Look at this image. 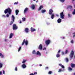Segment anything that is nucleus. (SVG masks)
I'll list each match as a JSON object with an SVG mask.
<instances>
[{
    "label": "nucleus",
    "mask_w": 75,
    "mask_h": 75,
    "mask_svg": "<svg viewBox=\"0 0 75 75\" xmlns=\"http://www.w3.org/2000/svg\"><path fill=\"white\" fill-rule=\"evenodd\" d=\"M5 14L7 13L6 15H2V17H9V16H10V15H11V12H12V10L10 8H8L6 9L4 11Z\"/></svg>",
    "instance_id": "obj_1"
},
{
    "label": "nucleus",
    "mask_w": 75,
    "mask_h": 75,
    "mask_svg": "<svg viewBox=\"0 0 75 75\" xmlns=\"http://www.w3.org/2000/svg\"><path fill=\"white\" fill-rule=\"evenodd\" d=\"M24 44H25V45L26 46L28 45V40H26L25 39H24L23 41V42L22 43L21 45H24Z\"/></svg>",
    "instance_id": "obj_2"
},
{
    "label": "nucleus",
    "mask_w": 75,
    "mask_h": 75,
    "mask_svg": "<svg viewBox=\"0 0 75 75\" xmlns=\"http://www.w3.org/2000/svg\"><path fill=\"white\" fill-rule=\"evenodd\" d=\"M45 43L46 45H49L51 43V40H46L45 42Z\"/></svg>",
    "instance_id": "obj_3"
},
{
    "label": "nucleus",
    "mask_w": 75,
    "mask_h": 75,
    "mask_svg": "<svg viewBox=\"0 0 75 75\" xmlns=\"http://www.w3.org/2000/svg\"><path fill=\"white\" fill-rule=\"evenodd\" d=\"M12 21L11 22V23H10V25H11L13 24V23L14 21V19H15V18L14 16V15L12 16Z\"/></svg>",
    "instance_id": "obj_4"
},
{
    "label": "nucleus",
    "mask_w": 75,
    "mask_h": 75,
    "mask_svg": "<svg viewBox=\"0 0 75 75\" xmlns=\"http://www.w3.org/2000/svg\"><path fill=\"white\" fill-rule=\"evenodd\" d=\"M74 51H71L69 55L70 58H72V57H73V56H74Z\"/></svg>",
    "instance_id": "obj_5"
},
{
    "label": "nucleus",
    "mask_w": 75,
    "mask_h": 75,
    "mask_svg": "<svg viewBox=\"0 0 75 75\" xmlns=\"http://www.w3.org/2000/svg\"><path fill=\"white\" fill-rule=\"evenodd\" d=\"M60 18L62 19H64V14L63 12H62L60 13Z\"/></svg>",
    "instance_id": "obj_6"
},
{
    "label": "nucleus",
    "mask_w": 75,
    "mask_h": 75,
    "mask_svg": "<svg viewBox=\"0 0 75 75\" xmlns=\"http://www.w3.org/2000/svg\"><path fill=\"white\" fill-rule=\"evenodd\" d=\"M24 31L27 34H28L29 32V28H26L25 29Z\"/></svg>",
    "instance_id": "obj_7"
},
{
    "label": "nucleus",
    "mask_w": 75,
    "mask_h": 75,
    "mask_svg": "<svg viewBox=\"0 0 75 75\" xmlns=\"http://www.w3.org/2000/svg\"><path fill=\"white\" fill-rule=\"evenodd\" d=\"M61 52V50H59L58 51V52L57 53L56 55V57L57 58H59L60 57V55L59 54V52Z\"/></svg>",
    "instance_id": "obj_8"
},
{
    "label": "nucleus",
    "mask_w": 75,
    "mask_h": 75,
    "mask_svg": "<svg viewBox=\"0 0 75 75\" xmlns=\"http://www.w3.org/2000/svg\"><path fill=\"white\" fill-rule=\"evenodd\" d=\"M17 26H16V24H15L13 25V30H17L18 28Z\"/></svg>",
    "instance_id": "obj_9"
},
{
    "label": "nucleus",
    "mask_w": 75,
    "mask_h": 75,
    "mask_svg": "<svg viewBox=\"0 0 75 75\" xmlns=\"http://www.w3.org/2000/svg\"><path fill=\"white\" fill-rule=\"evenodd\" d=\"M53 10H52V9H50L49 12V14L50 15L54 14V13H53Z\"/></svg>",
    "instance_id": "obj_10"
},
{
    "label": "nucleus",
    "mask_w": 75,
    "mask_h": 75,
    "mask_svg": "<svg viewBox=\"0 0 75 75\" xmlns=\"http://www.w3.org/2000/svg\"><path fill=\"white\" fill-rule=\"evenodd\" d=\"M42 44H41L39 45L38 49L39 50H42Z\"/></svg>",
    "instance_id": "obj_11"
},
{
    "label": "nucleus",
    "mask_w": 75,
    "mask_h": 75,
    "mask_svg": "<svg viewBox=\"0 0 75 75\" xmlns=\"http://www.w3.org/2000/svg\"><path fill=\"white\" fill-rule=\"evenodd\" d=\"M30 31L31 32H34L36 31L35 29L33 28V27H31L30 28Z\"/></svg>",
    "instance_id": "obj_12"
},
{
    "label": "nucleus",
    "mask_w": 75,
    "mask_h": 75,
    "mask_svg": "<svg viewBox=\"0 0 75 75\" xmlns=\"http://www.w3.org/2000/svg\"><path fill=\"white\" fill-rule=\"evenodd\" d=\"M14 36V34L13 33H11L9 35V38L10 39H11Z\"/></svg>",
    "instance_id": "obj_13"
},
{
    "label": "nucleus",
    "mask_w": 75,
    "mask_h": 75,
    "mask_svg": "<svg viewBox=\"0 0 75 75\" xmlns=\"http://www.w3.org/2000/svg\"><path fill=\"white\" fill-rule=\"evenodd\" d=\"M0 57L1 58H4V56L3 54L0 53Z\"/></svg>",
    "instance_id": "obj_14"
},
{
    "label": "nucleus",
    "mask_w": 75,
    "mask_h": 75,
    "mask_svg": "<svg viewBox=\"0 0 75 75\" xmlns=\"http://www.w3.org/2000/svg\"><path fill=\"white\" fill-rule=\"evenodd\" d=\"M36 54L37 55H38V56H41V53H40V52L39 51H37Z\"/></svg>",
    "instance_id": "obj_15"
},
{
    "label": "nucleus",
    "mask_w": 75,
    "mask_h": 75,
    "mask_svg": "<svg viewBox=\"0 0 75 75\" xmlns=\"http://www.w3.org/2000/svg\"><path fill=\"white\" fill-rule=\"evenodd\" d=\"M35 6H36V4H35V5L33 4L31 6V8L32 10H34L35 9Z\"/></svg>",
    "instance_id": "obj_16"
},
{
    "label": "nucleus",
    "mask_w": 75,
    "mask_h": 75,
    "mask_svg": "<svg viewBox=\"0 0 75 75\" xmlns=\"http://www.w3.org/2000/svg\"><path fill=\"white\" fill-rule=\"evenodd\" d=\"M21 67L22 68L24 69L26 68V65L25 64H23L22 65Z\"/></svg>",
    "instance_id": "obj_17"
},
{
    "label": "nucleus",
    "mask_w": 75,
    "mask_h": 75,
    "mask_svg": "<svg viewBox=\"0 0 75 75\" xmlns=\"http://www.w3.org/2000/svg\"><path fill=\"white\" fill-rule=\"evenodd\" d=\"M51 15V18L52 19H54V13H52V14H50Z\"/></svg>",
    "instance_id": "obj_18"
},
{
    "label": "nucleus",
    "mask_w": 75,
    "mask_h": 75,
    "mask_svg": "<svg viewBox=\"0 0 75 75\" xmlns=\"http://www.w3.org/2000/svg\"><path fill=\"white\" fill-rule=\"evenodd\" d=\"M65 71V69H63V70H62L61 69H59L58 71V72H63V71Z\"/></svg>",
    "instance_id": "obj_19"
},
{
    "label": "nucleus",
    "mask_w": 75,
    "mask_h": 75,
    "mask_svg": "<svg viewBox=\"0 0 75 75\" xmlns=\"http://www.w3.org/2000/svg\"><path fill=\"white\" fill-rule=\"evenodd\" d=\"M46 10L45 9H42L41 11V13L44 14L45 12H46Z\"/></svg>",
    "instance_id": "obj_20"
},
{
    "label": "nucleus",
    "mask_w": 75,
    "mask_h": 75,
    "mask_svg": "<svg viewBox=\"0 0 75 75\" xmlns=\"http://www.w3.org/2000/svg\"><path fill=\"white\" fill-rule=\"evenodd\" d=\"M42 8H43V6L42 5H41L40 6L38 10H41V9H42Z\"/></svg>",
    "instance_id": "obj_21"
},
{
    "label": "nucleus",
    "mask_w": 75,
    "mask_h": 75,
    "mask_svg": "<svg viewBox=\"0 0 75 75\" xmlns=\"http://www.w3.org/2000/svg\"><path fill=\"white\" fill-rule=\"evenodd\" d=\"M62 20L61 18H59L57 20V23H61Z\"/></svg>",
    "instance_id": "obj_22"
},
{
    "label": "nucleus",
    "mask_w": 75,
    "mask_h": 75,
    "mask_svg": "<svg viewBox=\"0 0 75 75\" xmlns=\"http://www.w3.org/2000/svg\"><path fill=\"white\" fill-rule=\"evenodd\" d=\"M3 64V63L1 62H0V68H2Z\"/></svg>",
    "instance_id": "obj_23"
},
{
    "label": "nucleus",
    "mask_w": 75,
    "mask_h": 75,
    "mask_svg": "<svg viewBox=\"0 0 75 75\" xmlns=\"http://www.w3.org/2000/svg\"><path fill=\"white\" fill-rule=\"evenodd\" d=\"M27 61V59H23V60L22 63L23 64H24V63H25V62H26V61Z\"/></svg>",
    "instance_id": "obj_24"
},
{
    "label": "nucleus",
    "mask_w": 75,
    "mask_h": 75,
    "mask_svg": "<svg viewBox=\"0 0 75 75\" xmlns=\"http://www.w3.org/2000/svg\"><path fill=\"white\" fill-rule=\"evenodd\" d=\"M19 12V11L18 10H16V15H18V13Z\"/></svg>",
    "instance_id": "obj_25"
},
{
    "label": "nucleus",
    "mask_w": 75,
    "mask_h": 75,
    "mask_svg": "<svg viewBox=\"0 0 75 75\" xmlns=\"http://www.w3.org/2000/svg\"><path fill=\"white\" fill-rule=\"evenodd\" d=\"M27 11H28V8H26L24 10V13H26V12H27Z\"/></svg>",
    "instance_id": "obj_26"
},
{
    "label": "nucleus",
    "mask_w": 75,
    "mask_h": 75,
    "mask_svg": "<svg viewBox=\"0 0 75 75\" xmlns=\"http://www.w3.org/2000/svg\"><path fill=\"white\" fill-rule=\"evenodd\" d=\"M37 72H35L34 73V74L33 73H31L29 74V75H37Z\"/></svg>",
    "instance_id": "obj_27"
},
{
    "label": "nucleus",
    "mask_w": 75,
    "mask_h": 75,
    "mask_svg": "<svg viewBox=\"0 0 75 75\" xmlns=\"http://www.w3.org/2000/svg\"><path fill=\"white\" fill-rule=\"evenodd\" d=\"M21 50V46L19 47V48H18V52H19L20 51V50Z\"/></svg>",
    "instance_id": "obj_28"
},
{
    "label": "nucleus",
    "mask_w": 75,
    "mask_h": 75,
    "mask_svg": "<svg viewBox=\"0 0 75 75\" xmlns=\"http://www.w3.org/2000/svg\"><path fill=\"white\" fill-rule=\"evenodd\" d=\"M71 65L72 68H74V67H75V65L74 64H71Z\"/></svg>",
    "instance_id": "obj_29"
},
{
    "label": "nucleus",
    "mask_w": 75,
    "mask_h": 75,
    "mask_svg": "<svg viewBox=\"0 0 75 75\" xmlns=\"http://www.w3.org/2000/svg\"><path fill=\"white\" fill-rule=\"evenodd\" d=\"M32 53L33 54H36V52H35V50H33L32 51Z\"/></svg>",
    "instance_id": "obj_30"
},
{
    "label": "nucleus",
    "mask_w": 75,
    "mask_h": 75,
    "mask_svg": "<svg viewBox=\"0 0 75 75\" xmlns=\"http://www.w3.org/2000/svg\"><path fill=\"white\" fill-rule=\"evenodd\" d=\"M71 8H72V6H70V5L68 6L67 7V9Z\"/></svg>",
    "instance_id": "obj_31"
},
{
    "label": "nucleus",
    "mask_w": 75,
    "mask_h": 75,
    "mask_svg": "<svg viewBox=\"0 0 75 75\" xmlns=\"http://www.w3.org/2000/svg\"><path fill=\"white\" fill-rule=\"evenodd\" d=\"M72 68H71L70 67H69L68 69V71H72Z\"/></svg>",
    "instance_id": "obj_32"
},
{
    "label": "nucleus",
    "mask_w": 75,
    "mask_h": 75,
    "mask_svg": "<svg viewBox=\"0 0 75 75\" xmlns=\"http://www.w3.org/2000/svg\"><path fill=\"white\" fill-rule=\"evenodd\" d=\"M72 14L73 15H75V9H74V11L72 12Z\"/></svg>",
    "instance_id": "obj_33"
},
{
    "label": "nucleus",
    "mask_w": 75,
    "mask_h": 75,
    "mask_svg": "<svg viewBox=\"0 0 75 75\" xmlns=\"http://www.w3.org/2000/svg\"><path fill=\"white\" fill-rule=\"evenodd\" d=\"M68 51L67 50H66L64 52V54H67L68 53Z\"/></svg>",
    "instance_id": "obj_34"
},
{
    "label": "nucleus",
    "mask_w": 75,
    "mask_h": 75,
    "mask_svg": "<svg viewBox=\"0 0 75 75\" xmlns=\"http://www.w3.org/2000/svg\"><path fill=\"white\" fill-rule=\"evenodd\" d=\"M22 21H25V18H22Z\"/></svg>",
    "instance_id": "obj_35"
},
{
    "label": "nucleus",
    "mask_w": 75,
    "mask_h": 75,
    "mask_svg": "<svg viewBox=\"0 0 75 75\" xmlns=\"http://www.w3.org/2000/svg\"><path fill=\"white\" fill-rule=\"evenodd\" d=\"M70 42L71 43V44H74V40H72Z\"/></svg>",
    "instance_id": "obj_36"
},
{
    "label": "nucleus",
    "mask_w": 75,
    "mask_h": 75,
    "mask_svg": "<svg viewBox=\"0 0 75 75\" xmlns=\"http://www.w3.org/2000/svg\"><path fill=\"white\" fill-rule=\"evenodd\" d=\"M68 16L69 17H71L72 16V15H71V14L69 13L68 14Z\"/></svg>",
    "instance_id": "obj_37"
},
{
    "label": "nucleus",
    "mask_w": 75,
    "mask_h": 75,
    "mask_svg": "<svg viewBox=\"0 0 75 75\" xmlns=\"http://www.w3.org/2000/svg\"><path fill=\"white\" fill-rule=\"evenodd\" d=\"M17 4H18V1L15 2L14 3V5Z\"/></svg>",
    "instance_id": "obj_38"
},
{
    "label": "nucleus",
    "mask_w": 75,
    "mask_h": 75,
    "mask_svg": "<svg viewBox=\"0 0 75 75\" xmlns=\"http://www.w3.org/2000/svg\"><path fill=\"white\" fill-rule=\"evenodd\" d=\"M72 34L73 35V37L74 38L75 37V32H74Z\"/></svg>",
    "instance_id": "obj_39"
},
{
    "label": "nucleus",
    "mask_w": 75,
    "mask_h": 75,
    "mask_svg": "<svg viewBox=\"0 0 75 75\" xmlns=\"http://www.w3.org/2000/svg\"><path fill=\"white\" fill-rule=\"evenodd\" d=\"M61 2H62V3H64V1H65V0H59Z\"/></svg>",
    "instance_id": "obj_40"
},
{
    "label": "nucleus",
    "mask_w": 75,
    "mask_h": 75,
    "mask_svg": "<svg viewBox=\"0 0 75 75\" xmlns=\"http://www.w3.org/2000/svg\"><path fill=\"white\" fill-rule=\"evenodd\" d=\"M65 60L67 62H68L69 60L68 58H66Z\"/></svg>",
    "instance_id": "obj_41"
},
{
    "label": "nucleus",
    "mask_w": 75,
    "mask_h": 75,
    "mask_svg": "<svg viewBox=\"0 0 75 75\" xmlns=\"http://www.w3.org/2000/svg\"><path fill=\"white\" fill-rule=\"evenodd\" d=\"M15 70L16 71H17L18 69H17V67H16L15 68Z\"/></svg>",
    "instance_id": "obj_42"
},
{
    "label": "nucleus",
    "mask_w": 75,
    "mask_h": 75,
    "mask_svg": "<svg viewBox=\"0 0 75 75\" xmlns=\"http://www.w3.org/2000/svg\"><path fill=\"white\" fill-rule=\"evenodd\" d=\"M52 73V71H49V72H48V74H51Z\"/></svg>",
    "instance_id": "obj_43"
},
{
    "label": "nucleus",
    "mask_w": 75,
    "mask_h": 75,
    "mask_svg": "<svg viewBox=\"0 0 75 75\" xmlns=\"http://www.w3.org/2000/svg\"><path fill=\"white\" fill-rule=\"evenodd\" d=\"M8 40V39H5L4 40V41L5 42H7V40Z\"/></svg>",
    "instance_id": "obj_44"
},
{
    "label": "nucleus",
    "mask_w": 75,
    "mask_h": 75,
    "mask_svg": "<svg viewBox=\"0 0 75 75\" xmlns=\"http://www.w3.org/2000/svg\"><path fill=\"white\" fill-rule=\"evenodd\" d=\"M61 38H62V39H65V37H61Z\"/></svg>",
    "instance_id": "obj_45"
},
{
    "label": "nucleus",
    "mask_w": 75,
    "mask_h": 75,
    "mask_svg": "<svg viewBox=\"0 0 75 75\" xmlns=\"http://www.w3.org/2000/svg\"><path fill=\"white\" fill-rule=\"evenodd\" d=\"M61 67L62 68H65V67H64V66L63 65H62Z\"/></svg>",
    "instance_id": "obj_46"
},
{
    "label": "nucleus",
    "mask_w": 75,
    "mask_h": 75,
    "mask_svg": "<svg viewBox=\"0 0 75 75\" xmlns=\"http://www.w3.org/2000/svg\"><path fill=\"white\" fill-rule=\"evenodd\" d=\"M43 50H44V51H45L46 50V48L45 47H44L43 48Z\"/></svg>",
    "instance_id": "obj_47"
},
{
    "label": "nucleus",
    "mask_w": 75,
    "mask_h": 75,
    "mask_svg": "<svg viewBox=\"0 0 75 75\" xmlns=\"http://www.w3.org/2000/svg\"><path fill=\"white\" fill-rule=\"evenodd\" d=\"M2 71L3 72V74H5V71H4L3 70Z\"/></svg>",
    "instance_id": "obj_48"
},
{
    "label": "nucleus",
    "mask_w": 75,
    "mask_h": 75,
    "mask_svg": "<svg viewBox=\"0 0 75 75\" xmlns=\"http://www.w3.org/2000/svg\"><path fill=\"white\" fill-rule=\"evenodd\" d=\"M49 68H48V67H45V69H48Z\"/></svg>",
    "instance_id": "obj_49"
},
{
    "label": "nucleus",
    "mask_w": 75,
    "mask_h": 75,
    "mask_svg": "<svg viewBox=\"0 0 75 75\" xmlns=\"http://www.w3.org/2000/svg\"><path fill=\"white\" fill-rule=\"evenodd\" d=\"M47 25H50V23H47Z\"/></svg>",
    "instance_id": "obj_50"
},
{
    "label": "nucleus",
    "mask_w": 75,
    "mask_h": 75,
    "mask_svg": "<svg viewBox=\"0 0 75 75\" xmlns=\"http://www.w3.org/2000/svg\"><path fill=\"white\" fill-rule=\"evenodd\" d=\"M62 55H64V52H62Z\"/></svg>",
    "instance_id": "obj_51"
},
{
    "label": "nucleus",
    "mask_w": 75,
    "mask_h": 75,
    "mask_svg": "<svg viewBox=\"0 0 75 75\" xmlns=\"http://www.w3.org/2000/svg\"><path fill=\"white\" fill-rule=\"evenodd\" d=\"M59 66H62V64H59Z\"/></svg>",
    "instance_id": "obj_52"
},
{
    "label": "nucleus",
    "mask_w": 75,
    "mask_h": 75,
    "mask_svg": "<svg viewBox=\"0 0 75 75\" xmlns=\"http://www.w3.org/2000/svg\"><path fill=\"white\" fill-rule=\"evenodd\" d=\"M1 74H2V72L0 71V75H1Z\"/></svg>",
    "instance_id": "obj_53"
},
{
    "label": "nucleus",
    "mask_w": 75,
    "mask_h": 75,
    "mask_svg": "<svg viewBox=\"0 0 75 75\" xmlns=\"http://www.w3.org/2000/svg\"><path fill=\"white\" fill-rule=\"evenodd\" d=\"M56 16L57 17H58V16H59L58 15V14H56Z\"/></svg>",
    "instance_id": "obj_54"
},
{
    "label": "nucleus",
    "mask_w": 75,
    "mask_h": 75,
    "mask_svg": "<svg viewBox=\"0 0 75 75\" xmlns=\"http://www.w3.org/2000/svg\"><path fill=\"white\" fill-rule=\"evenodd\" d=\"M39 66L40 67H41L42 66V64H40Z\"/></svg>",
    "instance_id": "obj_55"
},
{
    "label": "nucleus",
    "mask_w": 75,
    "mask_h": 75,
    "mask_svg": "<svg viewBox=\"0 0 75 75\" xmlns=\"http://www.w3.org/2000/svg\"><path fill=\"white\" fill-rule=\"evenodd\" d=\"M19 23H20V24H21V21H20L19 22Z\"/></svg>",
    "instance_id": "obj_56"
},
{
    "label": "nucleus",
    "mask_w": 75,
    "mask_h": 75,
    "mask_svg": "<svg viewBox=\"0 0 75 75\" xmlns=\"http://www.w3.org/2000/svg\"><path fill=\"white\" fill-rule=\"evenodd\" d=\"M12 46H11V45H9V47H12Z\"/></svg>",
    "instance_id": "obj_57"
},
{
    "label": "nucleus",
    "mask_w": 75,
    "mask_h": 75,
    "mask_svg": "<svg viewBox=\"0 0 75 75\" xmlns=\"http://www.w3.org/2000/svg\"><path fill=\"white\" fill-rule=\"evenodd\" d=\"M37 2H38V0H37V1H36V3H37Z\"/></svg>",
    "instance_id": "obj_58"
},
{
    "label": "nucleus",
    "mask_w": 75,
    "mask_h": 75,
    "mask_svg": "<svg viewBox=\"0 0 75 75\" xmlns=\"http://www.w3.org/2000/svg\"><path fill=\"white\" fill-rule=\"evenodd\" d=\"M73 75H75V72L74 73Z\"/></svg>",
    "instance_id": "obj_59"
},
{
    "label": "nucleus",
    "mask_w": 75,
    "mask_h": 75,
    "mask_svg": "<svg viewBox=\"0 0 75 75\" xmlns=\"http://www.w3.org/2000/svg\"><path fill=\"white\" fill-rule=\"evenodd\" d=\"M74 7V8H75V4Z\"/></svg>",
    "instance_id": "obj_60"
},
{
    "label": "nucleus",
    "mask_w": 75,
    "mask_h": 75,
    "mask_svg": "<svg viewBox=\"0 0 75 75\" xmlns=\"http://www.w3.org/2000/svg\"><path fill=\"white\" fill-rule=\"evenodd\" d=\"M35 0H33V1H35Z\"/></svg>",
    "instance_id": "obj_61"
},
{
    "label": "nucleus",
    "mask_w": 75,
    "mask_h": 75,
    "mask_svg": "<svg viewBox=\"0 0 75 75\" xmlns=\"http://www.w3.org/2000/svg\"><path fill=\"white\" fill-rule=\"evenodd\" d=\"M75 0H73V1H74Z\"/></svg>",
    "instance_id": "obj_62"
}]
</instances>
